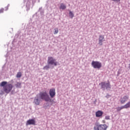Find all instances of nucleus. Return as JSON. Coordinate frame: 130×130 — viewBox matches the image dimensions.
<instances>
[{"instance_id":"0eeeda50","label":"nucleus","mask_w":130,"mask_h":130,"mask_svg":"<svg viewBox=\"0 0 130 130\" xmlns=\"http://www.w3.org/2000/svg\"><path fill=\"white\" fill-rule=\"evenodd\" d=\"M129 99V96L128 95H124V96L120 98V103L121 104H124Z\"/></svg>"},{"instance_id":"aec40b11","label":"nucleus","mask_w":130,"mask_h":130,"mask_svg":"<svg viewBox=\"0 0 130 130\" xmlns=\"http://www.w3.org/2000/svg\"><path fill=\"white\" fill-rule=\"evenodd\" d=\"M57 33H58V28H54V34H57Z\"/></svg>"},{"instance_id":"423d86ee","label":"nucleus","mask_w":130,"mask_h":130,"mask_svg":"<svg viewBox=\"0 0 130 130\" xmlns=\"http://www.w3.org/2000/svg\"><path fill=\"white\" fill-rule=\"evenodd\" d=\"M100 85H101L102 89L103 90H108L109 89H111V86L110 85V82L109 81H108V83L102 82L101 83H100Z\"/></svg>"},{"instance_id":"9b49d317","label":"nucleus","mask_w":130,"mask_h":130,"mask_svg":"<svg viewBox=\"0 0 130 130\" xmlns=\"http://www.w3.org/2000/svg\"><path fill=\"white\" fill-rule=\"evenodd\" d=\"M37 97L35 98L34 103L36 105H40V100L38 98V96L37 95Z\"/></svg>"},{"instance_id":"20e7f679","label":"nucleus","mask_w":130,"mask_h":130,"mask_svg":"<svg viewBox=\"0 0 130 130\" xmlns=\"http://www.w3.org/2000/svg\"><path fill=\"white\" fill-rule=\"evenodd\" d=\"M47 63L48 64H50L51 66H54L55 67H56V66H57L58 62L56 61V60L53 57H48Z\"/></svg>"},{"instance_id":"6ab92c4d","label":"nucleus","mask_w":130,"mask_h":130,"mask_svg":"<svg viewBox=\"0 0 130 130\" xmlns=\"http://www.w3.org/2000/svg\"><path fill=\"white\" fill-rule=\"evenodd\" d=\"M69 16L70 17H71L72 19L74 18V14L73 13V12H72V11H70Z\"/></svg>"},{"instance_id":"2eb2a0df","label":"nucleus","mask_w":130,"mask_h":130,"mask_svg":"<svg viewBox=\"0 0 130 130\" xmlns=\"http://www.w3.org/2000/svg\"><path fill=\"white\" fill-rule=\"evenodd\" d=\"M21 82H17V83L15 84V86L16 87V88H21Z\"/></svg>"},{"instance_id":"412c9836","label":"nucleus","mask_w":130,"mask_h":130,"mask_svg":"<svg viewBox=\"0 0 130 130\" xmlns=\"http://www.w3.org/2000/svg\"><path fill=\"white\" fill-rule=\"evenodd\" d=\"M105 119H106L107 120H108L110 119V116H105Z\"/></svg>"},{"instance_id":"b1692460","label":"nucleus","mask_w":130,"mask_h":130,"mask_svg":"<svg viewBox=\"0 0 130 130\" xmlns=\"http://www.w3.org/2000/svg\"><path fill=\"white\" fill-rule=\"evenodd\" d=\"M102 122H103V123H105L106 122L105 121V120H103L102 121Z\"/></svg>"},{"instance_id":"f3484780","label":"nucleus","mask_w":130,"mask_h":130,"mask_svg":"<svg viewBox=\"0 0 130 130\" xmlns=\"http://www.w3.org/2000/svg\"><path fill=\"white\" fill-rule=\"evenodd\" d=\"M49 69H50L49 65H46L43 68V70H46L47 71L49 70Z\"/></svg>"},{"instance_id":"f257e3e1","label":"nucleus","mask_w":130,"mask_h":130,"mask_svg":"<svg viewBox=\"0 0 130 130\" xmlns=\"http://www.w3.org/2000/svg\"><path fill=\"white\" fill-rule=\"evenodd\" d=\"M0 86L1 87H3V90L7 94H9L12 91L13 87V84L11 83L8 84V82L7 81H3L1 83Z\"/></svg>"},{"instance_id":"f03ea898","label":"nucleus","mask_w":130,"mask_h":130,"mask_svg":"<svg viewBox=\"0 0 130 130\" xmlns=\"http://www.w3.org/2000/svg\"><path fill=\"white\" fill-rule=\"evenodd\" d=\"M40 98L42 100H45L46 102H51V99L49 97L46 92H41L39 93Z\"/></svg>"},{"instance_id":"6e6552de","label":"nucleus","mask_w":130,"mask_h":130,"mask_svg":"<svg viewBox=\"0 0 130 130\" xmlns=\"http://www.w3.org/2000/svg\"><path fill=\"white\" fill-rule=\"evenodd\" d=\"M36 121H35V119H30L26 121V125H35L36 124Z\"/></svg>"},{"instance_id":"7ed1b4c3","label":"nucleus","mask_w":130,"mask_h":130,"mask_svg":"<svg viewBox=\"0 0 130 130\" xmlns=\"http://www.w3.org/2000/svg\"><path fill=\"white\" fill-rule=\"evenodd\" d=\"M108 128V126L106 124H97L93 127L94 130H107Z\"/></svg>"},{"instance_id":"a211bd4d","label":"nucleus","mask_w":130,"mask_h":130,"mask_svg":"<svg viewBox=\"0 0 130 130\" xmlns=\"http://www.w3.org/2000/svg\"><path fill=\"white\" fill-rule=\"evenodd\" d=\"M22 77V73L19 72L17 74L16 78H21Z\"/></svg>"},{"instance_id":"f8f14e48","label":"nucleus","mask_w":130,"mask_h":130,"mask_svg":"<svg viewBox=\"0 0 130 130\" xmlns=\"http://www.w3.org/2000/svg\"><path fill=\"white\" fill-rule=\"evenodd\" d=\"M102 115H103V112L102 111H98L95 113L96 117H101Z\"/></svg>"},{"instance_id":"1a4fd4ad","label":"nucleus","mask_w":130,"mask_h":130,"mask_svg":"<svg viewBox=\"0 0 130 130\" xmlns=\"http://www.w3.org/2000/svg\"><path fill=\"white\" fill-rule=\"evenodd\" d=\"M103 41H105V40L104 39V36H100L99 38V45L101 46L103 45Z\"/></svg>"},{"instance_id":"4468645a","label":"nucleus","mask_w":130,"mask_h":130,"mask_svg":"<svg viewBox=\"0 0 130 130\" xmlns=\"http://www.w3.org/2000/svg\"><path fill=\"white\" fill-rule=\"evenodd\" d=\"M124 109H127L130 108V102H128L125 105L123 106Z\"/></svg>"},{"instance_id":"5701e85b","label":"nucleus","mask_w":130,"mask_h":130,"mask_svg":"<svg viewBox=\"0 0 130 130\" xmlns=\"http://www.w3.org/2000/svg\"><path fill=\"white\" fill-rule=\"evenodd\" d=\"M120 0H112V2H119Z\"/></svg>"},{"instance_id":"dca6fc26","label":"nucleus","mask_w":130,"mask_h":130,"mask_svg":"<svg viewBox=\"0 0 130 130\" xmlns=\"http://www.w3.org/2000/svg\"><path fill=\"white\" fill-rule=\"evenodd\" d=\"M117 109V111H120V110H122V109H124V108L123 107V106H121V107H118L116 108Z\"/></svg>"},{"instance_id":"9d476101","label":"nucleus","mask_w":130,"mask_h":130,"mask_svg":"<svg viewBox=\"0 0 130 130\" xmlns=\"http://www.w3.org/2000/svg\"><path fill=\"white\" fill-rule=\"evenodd\" d=\"M49 95L51 98H53L55 96V89H50L49 90Z\"/></svg>"},{"instance_id":"4be33fe9","label":"nucleus","mask_w":130,"mask_h":130,"mask_svg":"<svg viewBox=\"0 0 130 130\" xmlns=\"http://www.w3.org/2000/svg\"><path fill=\"white\" fill-rule=\"evenodd\" d=\"M0 13H4V9H1L0 10Z\"/></svg>"},{"instance_id":"39448f33","label":"nucleus","mask_w":130,"mask_h":130,"mask_svg":"<svg viewBox=\"0 0 130 130\" xmlns=\"http://www.w3.org/2000/svg\"><path fill=\"white\" fill-rule=\"evenodd\" d=\"M91 66L93 69H98V70H100L102 68V63L98 61H92Z\"/></svg>"},{"instance_id":"ddd939ff","label":"nucleus","mask_w":130,"mask_h":130,"mask_svg":"<svg viewBox=\"0 0 130 130\" xmlns=\"http://www.w3.org/2000/svg\"><path fill=\"white\" fill-rule=\"evenodd\" d=\"M59 9L60 10H66L67 9V6H66V5H64L63 3H61L60 4Z\"/></svg>"}]
</instances>
